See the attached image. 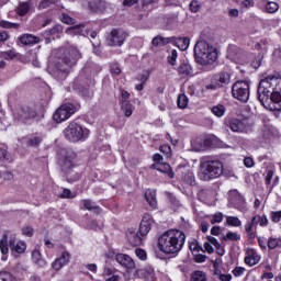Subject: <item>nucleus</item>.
<instances>
[{"label":"nucleus","instance_id":"f257e3e1","mask_svg":"<svg viewBox=\"0 0 281 281\" xmlns=\"http://www.w3.org/2000/svg\"><path fill=\"white\" fill-rule=\"evenodd\" d=\"M258 100L262 106L269 102L280 104L281 102V78L276 75H269L261 79L258 86Z\"/></svg>","mask_w":281,"mask_h":281},{"label":"nucleus","instance_id":"f03ea898","mask_svg":"<svg viewBox=\"0 0 281 281\" xmlns=\"http://www.w3.org/2000/svg\"><path fill=\"white\" fill-rule=\"evenodd\" d=\"M223 175V162L217 159L203 158L200 162L199 177L202 181H212Z\"/></svg>","mask_w":281,"mask_h":281},{"label":"nucleus","instance_id":"7ed1b4c3","mask_svg":"<svg viewBox=\"0 0 281 281\" xmlns=\"http://www.w3.org/2000/svg\"><path fill=\"white\" fill-rule=\"evenodd\" d=\"M194 56L199 65H213V63H216V58H218V53L210 43L202 40L194 46Z\"/></svg>","mask_w":281,"mask_h":281},{"label":"nucleus","instance_id":"20e7f679","mask_svg":"<svg viewBox=\"0 0 281 281\" xmlns=\"http://www.w3.org/2000/svg\"><path fill=\"white\" fill-rule=\"evenodd\" d=\"M64 137L71 144H78V142H87L91 132L87 127H82L79 123L70 122L64 130Z\"/></svg>","mask_w":281,"mask_h":281},{"label":"nucleus","instance_id":"39448f33","mask_svg":"<svg viewBox=\"0 0 281 281\" xmlns=\"http://www.w3.org/2000/svg\"><path fill=\"white\" fill-rule=\"evenodd\" d=\"M61 170L67 175V181L74 183V181L80 180V173L71 176V170L78 166V155L74 150H66L60 158Z\"/></svg>","mask_w":281,"mask_h":281},{"label":"nucleus","instance_id":"423d86ee","mask_svg":"<svg viewBox=\"0 0 281 281\" xmlns=\"http://www.w3.org/2000/svg\"><path fill=\"white\" fill-rule=\"evenodd\" d=\"M186 233L179 229H169L158 238V247H183Z\"/></svg>","mask_w":281,"mask_h":281},{"label":"nucleus","instance_id":"0eeeda50","mask_svg":"<svg viewBox=\"0 0 281 281\" xmlns=\"http://www.w3.org/2000/svg\"><path fill=\"white\" fill-rule=\"evenodd\" d=\"M74 113H76V105H74V103H65L55 111L53 114V120L57 124H60L63 122H67V120H69Z\"/></svg>","mask_w":281,"mask_h":281},{"label":"nucleus","instance_id":"6e6552de","mask_svg":"<svg viewBox=\"0 0 281 281\" xmlns=\"http://www.w3.org/2000/svg\"><path fill=\"white\" fill-rule=\"evenodd\" d=\"M233 97L239 102L249 101V82L247 81H237L233 85L232 88Z\"/></svg>","mask_w":281,"mask_h":281},{"label":"nucleus","instance_id":"1a4fd4ad","mask_svg":"<svg viewBox=\"0 0 281 281\" xmlns=\"http://www.w3.org/2000/svg\"><path fill=\"white\" fill-rule=\"evenodd\" d=\"M126 36H128L126 31L122 29H114L106 36V43L110 47H122L124 45V41H126Z\"/></svg>","mask_w":281,"mask_h":281},{"label":"nucleus","instance_id":"9d476101","mask_svg":"<svg viewBox=\"0 0 281 281\" xmlns=\"http://www.w3.org/2000/svg\"><path fill=\"white\" fill-rule=\"evenodd\" d=\"M226 126H228L233 133H247L249 131V122L247 119H229L226 123Z\"/></svg>","mask_w":281,"mask_h":281},{"label":"nucleus","instance_id":"9b49d317","mask_svg":"<svg viewBox=\"0 0 281 281\" xmlns=\"http://www.w3.org/2000/svg\"><path fill=\"white\" fill-rule=\"evenodd\" d=\"M80 58H82V54H80V50H78V48L76 47H71L66 50L64 57L61 58V61L66 67H74V65H76V63H78Z\"/></svg>","mask_w":281,"mask_h":281},{"label":"nucleus","instance_id":"f8f14e48","mask_svg":"<svg viewBox=\"0 0 281 281\" xmlns=\"http://www.w3.org/2000/svg\"><path fill=\"white\" fill-rule=\"evenodd\" d=\"M14 115H15V120H18L19 122H23L24 124H27L30 120H34V117H36V111H34L30 106H23V108H19L15 111Z\"/></svg>","mask_w":281,"mask_h":281},{"label":"nucleus","instance_id":"ddd939ff","mask_svg":"<svg viewBox=\"0 0 281 281\" xmlns=\"http://www.w3.org/2000/svg\"><path fill=\"white\" fill-rule=\"evenodd\" d=\"M153 223H155V221L153 220V216H150V214H145L140 222L139 235L147 236L148 232H150V227H153Z\"/></svg>","mask_w":281,"mask_h":281},{"label":"nucleus","instance_id":"4468645a","mask_svg":"<svg viewBox=\"0 0 281 281\" xmlns=\"http://www.w3.org/2000/svg\"><path fill=\"white\" fill-rule=\"evenodd\" d=\"M71 260V255L69 252L64 251L59 258H57L53 263L52 267L55 271H60L63 267H67L69 261Z\"/></svg>","mask_w":281,"mask_h":281},{"label":"nucleus","instance_id":"2eb2a0df","mask_svg":"<svg viewBox=\"0 0 281 281\" xmlns=\"http://www.w3.org/2000/svg\"><path fill=\"white\" fill-rule=\"evenodd\" d=\"M231 202L233 203L234 207H236V210H239V212H247V204L245 202V198L240 195V193L234 191Z\"/></svg>","mask_w":281,"mask_h":281},{"label":"nucleus","instance_id":"dca6fc26","mask_svg":"<svg viewBox=\"0 0 281 281\" xmlns=\"http://www.w3.org/2000/svg\"><path fill=\"white\" fill-rule=\"evenodd\" d=\"M116 262L126 269H135V261H133V258H131L128 255L117 254Z\"/></svg>","mask_w":281,"mask_h":281},{"label":"nucleus","instance_id":"f3484780","mask_svg":"<svg viewBox=\"0 0 281 281\" xmlns=\"http://www.w3.org/2000/svg\"><path fill=\"white\" fill-rule=\"evenodd\" d=\"M145 199L153 210H157V191L147 189L145 191Z\"/></svg>","mask_w":281,"mask_h":281},{"label":"nucleus","instance_id":"a211bd4d","mask_svg":"<svg viewBox=\"0 0 281 281\" xmlns=\"http://www.w3.org/2000/svg\"><path fill=\"white\" fill-rule=\"evenodd\" d=\"M0 247H19V245H16V237L4 233L0 239Z\"/></svg>","mask_w":281,"mask_h":281},{"label":"nucleus","instance_id":"6ab92c4d","mask_svg":"<svg viewBox=\"0 0 281 281\" xmlns=\"http://www.w3.org/2000/svg\"><path fill=\"white\" fill-rule=\"evenodd\" d=\"M88 8L92 12H102L106 8V2L102 0H88Z\"/></svg>","mask_w":281,"mask_h":281},{"label":"nucleus","instance_id":"aec40b11","mask_svg":"<svg viewBox=\"0 0 281 281\" xmlns=\"http://www.w3.org/2000/svg\"><path fill=\"white\" fill-rule=\"evenodd\" d=\"M151 168H155V170H158L159 172H167L169 179H175V172H172V168H170V165L167 162L154 164L151 165Z\"/></svg>","mask_w":281,"mask_h":281},{"label":"nucleus","instance_id":"412c9836","mask_svg":"<svg viewBox=\"0 0 281 281\" xmlns=\"http://www.w3.org/2000/svg\"><path fill=\"white\" fill-rule=\"evenodd\" d=\"M173 42L175 37H164L161 35H157L153 38L151 45H154V47H164L165 45H168Z\"/></svg>","mask_w":281,"mask_h":281},{"label":"nucleus","instance_id":"4be33fe9","mask_svg":"<svg viewBox=\"0 0 281 281\" xmlns=\"http://www.w3.org/2000/svg\"><path fill=\"white\" fill-rule=\"evenodd\" d=\"M181 251V248L177 247H158L156 250V254H165V256H168L169 258H175L177 254Z\"/></svg>","mask_w":281,"mask_h":281},{"label":"nucleus","instance_id":"5701e85b","mask_svg":"<svg viewBox=\"0 0 281 281\" xmlns=\"http://www.w3.org/2000/svg\"><path fill=\"white\" fill-rule=\"evenodd\" d=\"M138 278L144 281H155V270L153 268H144L138 271Z\"/></svg>","mask_w":281,"mask_h":281},{"label":"nucleus","instance_id":"b1692460","mask_svg":"<svg viewBox=\"0 0 281 281\" xmlns=\"http://www.w3.org/2000/svg\"><path fill=\"white\" fill-rule=\"evenodd\" d=\"M127 238L133 247H139L144 245V238L135 232L127 233Z\"/></svg>","mask_w":281,"mask_h":281},{"label":"nucleus","instance_id":"393cba45","mask_svg":"<svg viewBox=\"0 0 281 281\" xmlns=\"http://www.w3.org/2000/svg\"><path fill=\"white\" fill-rule=\"evenodd\" d=\"M20 42L22 45H36V43H41V38L32 34H24L20 37Z\"/></svg>","mask_w":281,"mask_h":281},{"label":"nucleus","instance_id":"a878e982","mask_svg":"<svg viewBox=\"0 0 281 281\" xmlns=\"http://www.w3.org/2000/svg\"><path fill=\"white\" fill-rule=\"evenodd\" d=\"M30 10H32V0H27L25 2H20L19 7L16 8V13L20 16H25V14H27V12H30Z\"/></svg>","mask_w":281,"mask_h":281},{"label":"nucleus","instance_id":"bb28decb","mask_svg":"<svg viewBox=\"0 0 281 281\" xmlns=\"http://www.w3.org/2000/svg\"><path fill=\"white\" fill-rule=\"evenodd\" d=\"M121 111H123L125 117H131L133 111H135V106L131 104V101H122Z\"/></svg>","mask_w":281,"mask_h":281},{"label":"nucleus","instance_id":"cd10ccee","mask_svg":"<svg viewBox=\"0 0 281 281\" xmlns=\"http://www.w3.org/2000/svg\"><path fill=\"white\" fill-rule=\"evenodd\" d=\"M216 82L218 87H225L229 85L232 78L229 77V74L227 72H221L220 75L216 76Z\"/></svg>","mask_w":281,"mask_h":281},{"label":"nucleus","instance_id":"c85d7f7f","mask_svg":"<svg viewBox=\"0 0 281 281\" xmlns=\"http://www.w3.org/2000/svg\"><path fill=\"white\" fill-rule=\"evenodd\" d=\"M32 260L38 267H45V259H43V255L41 254V250H38L36 248L32 252Z\"/></svg>","mask_w":281,"mask_h":281},{"label":"nucleus","instance_id":"c756f323","mask_svg":"<svg viewBox=\"0 0 281 281\" xmlns=\"http://www.w3.org/2000/svg\"><path fill=\"white\" fill-rule=\"evenodd\" d=\"M82 205L83 209L88 210L89 212H100V207H98V204H95V202H93L92 200H82Z\"/></svg>","mask_w":281,"mask_h":281},{"label":"nucleus","instance_id":"7c9ffc66","mask_svg":"<svg viewBox=\"0 0 281 281\" xmlns=\"http://www.w3.org/2000/svg\"><path fill=\"white\" fill-rule=\"evenodd\" d=\"M191 249V254L194 257L195 262H205V255L201 254V247H193L190 248Z\"/></svg>","mask_w":281,"mask_h":281},{"label":"nucleus","instance_id":"2f4dec72","mask_svg":"<svg viewBox=\"0 0 281 281\" xmlns=\"http://www.w3.org/2000/svg\"><path fill=\"white\" fill-rule=\"evenodd\" d=\"M245 262L249 267H254L260 262V256L258 254L252 252L251 255H248L245 257Z\"/></svg>","mask_w":281,"mask_h":281},{"label":"nucleus","instance_id":"473e14b6","mask_svg":"<svg viewBox=\"0 0 281 281\" xmlns=\"http://www.w3.org/2000/svg\"><path fill=\"white\" fill-rule=\"evenodd\" d=\"M82 32H85V25L82 24L68 27L66 30V34H68L69 36H78V34H82Z\"/></svg>","mask_w":281,"mask_h":281},{"label":"nucleus","instance_id":"72a5a7b5","mask_svg":"<svg viewBox=\"0 0 281 281\" xmlns=\"http://www.w3.org/2000/svg\"><path fill=\"white\" fill-rule=\"evenodd\" d=\"M252 223H255L256 225H260V227H267V225H269V218H267V215H255L252 217Z\"/></svg>","mask_w":281,"mask_h":281},{"label":"nucleus","instance_id":"f704fd0d","mask_svg":"<svg viewBox=\"0 0 281 281\" xmlns=\"http://www.w3.org/2000/svg\"><path fill=\"white\" fill-rule=\"evenodd\" d=\"M176 45H177V47H179V49H181V52H186V49H188V47H190V38L180 37L176 41Z\"/></svg>","mask_w":281,"mask_h":281},{"label":"nucleus","instance_id":"c9c22d12","mask_svg":"<svg viewBox=\"0 0 281 281\" xmlns=\"http://www.w3.org/2000/svg\"><path fill=\"white\" fill-rule=\"evenodd\" d=\"M254 227H256V222H254V218H251V221L245 225L246 234L250 239L256 238V232H254Z\"/></svg>","mask_w":281,"mask_h":281},{"label":"nucleus","instance_id":"e433bc0d","mask_svg":"<svg viewBox=\"0 0 281 281\" xmlns=\"http://www.w3.org/2000/svg\"><path fill=\"white\" fill-rule=\"evenodd\" d=\"M42 142H43V135L35 134V135L30 137L29 146H32L33 148H36V146H41Z\"/></svg>","mask_w":281,"mask_h":281},{"label":"nucleus","instance_id":"4c0bfd02","mask_svg":"<svg viewBox=\"0 0 281 281\" xmlns=\"http://www.w3.org/2000/svg\"><path fill=\"white\" fill-rule=\"evenodd\" d=\"M16 56H19V53H16L14 49L0 52V58H4V60H14Z\"/></svg>","mask_w":281,"mask_h":281},{"label":"nucleus","instance_id":"58836bf2","mask_svg":"<svg viewBox=\"0 0 281 281\" xmlns=\"http://www.w3.org/2000/svg\"><path fill=\"white\" fill-rule=\"evenodd\" d=\"M178 72L180 74V76H191L192 67L189 64H181L178 67Z\"/></svg>","mask_w":281,"mask_h":281},{"label":"nucleus","instance_id":"ea45409f","mask_svg":"<svg viewBox=\"0 0 281 281\" xmlns=\"http://www.w3.org/2000/svg\"><path fill=\"white\" fill-rule=\"evenodd\" d=\"M226 225H229L231 227H240V225H243V222L236 216H227Z\"/></svg>","mask_w":281,"mask_h":281},{"label":"nucleus","instance_id":"a19ab883","mask_svg":"<svg viewBox=\"0 0 281 281\" xmlns=\"http://www.w3.org/2000/svg\"><path fill=\"white\" fill-rule=\"evenodd\" d=\"M191 281H207L205 272L196 270L191 274Z\"/></svg>","mask_w":281,"mask_h":281},{"label":"nucleus","instance_id":"79ce46f5","mask_svg":"<svg viewBox=\"0 0 281 281\" xmlns=\"http://www.w3.org/2000/svg\"><path fill=\"white\" fill-rule=\"evenodd\" d=\"M211 111L213 115H215L216 117H223V115H225V105L223 104L214 105Z\"/></svg>","mask_w":281,"mask_h":281},{"label":"nucleus","instance_id":"37998d69","mask_svg":"<svg viewBox=\"0 0 281 281\" xmlns=\"http://www.w3.org/2000/svg\"><path fill=\"white\" fill-rule=\"evenodd\" d=\"M188 102H189L188 95H186V94H179L178 95L177 104H178L179 109H187L188 108Z\"/></svg>","mask_w":281,"mask_h":281},{"label":"nucleus","instance_id":"c03bdc74","mask_svg":"<svg viewBox=\"0 0 281 281\" xmlns=\"http://www.w3.org/2000/svg\"><path fill=\"white\" fill-rule=\"evenodd\" d=\"M266 10L269 14H276V11L280 10V4H278V2L270 1L266 4Z\"/></svg>","mask_w":281,"mask_h":281},{"label":"nucleus","instance_id":"a18cd8bd","mask_svg":"<svg viewBox=\"0 0 281 281\" xmlns=\"http://www.w3.org/2000/svg\"><path fill=\"white\" fill-rule=\"evenodd\" d=\"M182 179L189 186H192L195 181L194 173L192 171H187L182 175Z\"/></svg>","mask_w":281,"mask_h":281},{"label":"nucleus","instance_id":"49530a36","mask_svg":"<svg viewBox=\"0 0 281 281\" xmlns=\"http://www.w3.org/2000/svg\"><path fill=\"white\" fill-rule=\"evenodd\" d=\"M60 199H76V193H72L69 189H63L61 193L59 194Z\"/></svg>","mask_w":281,"mask_h":281},{"label":"nucleus","instance_id":"de8ad7c7","mask_svg":"<svg viewBox=\"0 0 281 281\" xmlns=\"http://www.w3.org/2000/svg\"><path fill=\"white\" fill-rule=\"evenodd\" d=\"M189 8L191 12L196 13L201 10V2L199 0H192Z\"/></svg>","mask_w":281,"mask_h":281},{"label":"nucleus","instance_id":"09e8293b","mask_svg":"<svg viewBox=\"0 0 281 281\" xmlns=\"http://www.w3.org/2000/svg\"><path fill=\"white\" fill-rule=\"evenodd\" d=\"M211 225H215V223H223V213H215L210 218Z\"/></svg>","mask_w":281,"mask_h":281},{"label":"nucleus","instance_id":"8fccbe9b","mask_svg":"<svg viewBox=\"0 0 281 281\" xmlns=\"http://www.w3.org/2000/svg\"><path fill=\"white\" fill-rule=\"evenodd\" d=\"M270 218L272 223H280L281 221V211H271Z\"/></svg>","mask_w":281,"mask_h":281},{"label":"nucleus","instance_id":"3c124183","mask_svg":"<svg viewBox=\"0 0 281 281\" xmlns=\"http://www.w3.org/2000/svg\"><path fill=\"white\" fill-rule=\"evenodd\" d=\"M159 150L167 157H172V148L170 147V145H162L159 147Z\"/></svg>","mask_w":281,"mask_h":281},{"label":"nucleus","instance_id":"603ef678","mask_svg":"<svg viewBox=\"0 0 281 281\" xmlns=\"http://www.w3.org/2000/svg\"><path fill=\"white\" fill-rule=\"evenodd\" d=\"M177 57H178L177 49L171 50V55L168 57L169 65H172V67H175V65H177Z\"/></svg>","mask_w":281,"mask_h":281},{"label":"nucleus","instance_id":"864d4df0","mask_svg":"<svg viewBox=\"0 0 281 281\" xmlns=\"http://www.w3.org/2000/svg\"><path fill=\"white\" fill-rule=\"evenodd\" d=\"M61 21L66 23V25H74V23H76V20H74V18L69 16L67 13L61 14Z\"/></svg>","mask_w":281,"mask_h":281},{"label":"nucleus","instance_id":"5fc2aeb1","mask_svg":"<svg viewBox=\"0 0 281 281\" xmlns=\"http://www.w3.org/2000/svg\"><path fill=\"white\" fill-rule=\"evenodd\" d=\"M0 27H4L5 30H12L13 27H19V24H14L8 21H0Z\"/></svg>","mask_w":281,"mask_h":281},{"label":"nucleus","instance_id":"6e6d98bb","mask_svg":"<svg viewBox=\"0 0 281 281\" xmlns=\"http://www.w3.org/2000/svg\"><path fill=\"white\" fill-rule=\"evenodd\" d=\"M14 280V277H12V273L2 271L0 272V281H12Z\"/></svg>","mask_w":281,"mask_h":281},{"label":"nucleus","instance_id":"4d7b16f0","mask_svg":"<svg viewBox=\"0 0 281 281\" xmlns=\"http://www.w3.org/2000/svg\"><path fill=\"white\" fill-rule=\"evenodd\" d=\"M22 234L31 238V236H34V228L32 226H24L22 228Z\"/></svg>","mask_w":281,"mask_h":281},{"label":"nucleus","instance_id":"13d9d810","mask_svg":"<svg viewBox=\"0 0 281 281\" xmlns=\"http://www.w3.org/2000/svg\"><path fill=\"white\" fill-rule=\"evenodd\" d=\"M120 93H121V102H130L128 99L131 98V92L120 88Z\"/></svg>","mask_w":281,"mask_h":281},{"label":"nucleus","instance_id":"bf43d9fd","mask_svg":"<svg viewBox=\"0 0 281 281\" xmlns=\"http://www.w3.org/2000/svg\"><path fill=\"white\" fill-rule=\"evenodd\" d=\"M135 254H136L137 258H139V260H146L148 258L146 250H144L142 248H137Z\"/></svg>","mask_w":281,"mask_h":281},{"label":"nucleus","instance_id":"052dcab7","mask_svg":"<svg viewBox=\"0 0 281 281\" xmlns=\"http://www.w3.org/2000/svg\"><path fill=\"white\" fill-rule=\"evenodd\" d=\"M240 236L238 235V233L229 232L224 237V240H238Z\"/></svg>","mask_w":281,"mask_h":281},{"label":"nucleus","instance_id":"680f3d73","mask_svg":"<svg viewBox=\"0 0 281 281\" xmlns=\"http://www.w3.org/2000/svg\"><path fill=\"white\" fill-rule=\"evenodd\" d=\"M11 254H12V256H14V258H16V256H19V254H25V247H12Z\"/></svg>","mask_w":281,"mask_h":281},{"label":"nucleus","instance_id":"e2e57ef3","mask_svg":"<svg viewBox=\"0 0 281 281\" xmlns=\"http://www.w3.org/2000/svg\"><path fill=\"white\" fill-rule=\"evenodd\" d=\"M268 247H281V239L280 238H270L268 240Z\"/></svg>","mask_w":281,"mask_h":281},{"label":"nucleus","instance_id":"0e129e2a","mask_svg":"<svg viewBox=\"0 0 281 281\" xmlns=\"http://www.w3.org/2000/svg\"><path fill=\"white\" fill-rule=\"evenodd\" d=\"M265 57L262 56V55H258L255 59H254V61H252V67L255 68V69H258V68H260V65H262V59H263Z\"/></svg>","mask_w":281,"mask_h":281},{"label":"nucleus","instance_id":"69168bd1","mask_svg":"<svg viewBox=\"0 0 281 281\" xmlns=\"http://www.w3.org/2000/svg\"><path fill=\"white\" fill-rule=\"evenodd\" d=\"M192 148L195 153H201V150H203V144H201V140H194L192 143Z\"/></svg>","mask_w":281,"mask_h":281},{"label":"nucleus","instance_id":"338daca9","mask_svg":"<svg viewBox=\"0 0 281 281\" xmlns=\"http://www.w3.org/2000/svg\"><path fill=\"white\" fill-rule=\"evenodd\" d=\"M245 273V268L243 267H236L233 270V276H235V278H240V276H243Z\"/></svg>","mask_w":281,"mask_h":281},{"label":"nucleus","instance_id":"774afa93","mask_svg":"<svg viewBox=\"0 0 281 281\" xmlns=\"http://www.w3.org/2000/svg\"><path fill=\"white\" fill-rule=\"evenodd\" d=\"M218 280H221V281H232V274L220 273L218 274Z\"/></svg>","mask_w":281,"mask_h":281}]
</instances>
